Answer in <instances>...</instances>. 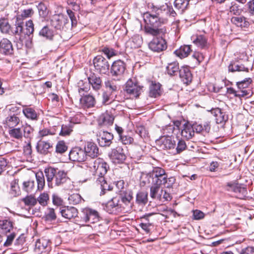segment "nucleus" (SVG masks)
<instances>
[{"label": "nucleus", "mask_w": 254, "mask_h": 254, "mask_svg": "<svg viewBox=\"0 0 254 254\" xmlns=\"http://www.w3.org/2000/svg\"><path fill=\"white\" fill-rule=\"evenodd\" d=\"M145 15L144 30L146 34L157 36L159 35H164L166 33V27L163 25L167 22V19L158 17L157 15L151 14L149 12H146Z\"/></svg>", "instance_id": "1"}, {"label": "nucleus", "mask_w": 254, "mask_h": 254, "mask_svg": "<svg viewBox=\"0 0 254 254\" xmlns=\"http://www.w3.org/2000/svg\"><path fill=\"white\" fill-rule=\"evenodd\" d=\"M146 176L152 179L151 184L163 185L168 188H171L176 181L173 177L168 178L165 170L159 167H153Z\"/></svg>", "instance_id": "2"}, {"label": "nucleus", "mask_w": 254, "mask_h": 254, "mask_svg": "<svg viewBox=\"0 0 254 254\" xmlns=\"http://www.w3.org/2000/svg\"><path fill=\"white\" fill-rule=\"evenodd\" d=\"M109 168L108 164L105 161L103 160H96L95 175L98 176L96 179V183L100 185L101 189L100 192L101 195L105 194L107 192L112 190V187L107 183L105 177Z\"/></svg>", "instance_id": "3"}, {"label": "nucleus", "mask_w": 254, "mask_h": 254, "mask_svg": "<svg viewBox=\"0 0 254 254\" xmlns=\"http://www.w3.org/2000/svg\"><path fill=\"white\" fill-rule=\"evenodd\" d=\"M226 187V190L234 192L237 198L241 199H247L248 191L246 185L231 182L227 183Z\"/></svg>", "instance_id": "4"}, {"label": "nucleus", "mask_w": 254, "mask_h": 254, "mask_svg": "<svg viewBox=\"0 0 254 254\" xmlns=\"http://www.w3.org/2000/svg\"><path fill=\"white\" fill-rule=\"evenodd\" d=\"M143 87L135 79H129L126 83L125 91L132 97L137 98L142 92Z\"/></svg>", "instance_id": "5"}, {"label": "nucleus", "mask_w": 254, "mask_h": 254, "mask_svg": "<svg viewBox=\"0 0 254 254\" xmlns=\"http://www.w3.org/2000/svg\"><path fill=\"white\" fill-rule=\"evenodd\" d=\"M93 63L95 70L102 74H107L110 69V64L108 61L103 56L98 55L95 57Z\"/></svg>", "instance_id": "6"}, {"label": "nucleus", "mask_w": 254, "mask_h": 254, "mask_svg": "<svg viewBox=\"0 0 254 254\" xmlns=\"http://www.w3.org/2000/svg\"><path fill=\"white\" fill-rule=\"evenodd\" d=\"M156 37L149 43V48L154 52L160 53L166 50L167 48V43L163 35Z\"/></svg>", "instance_id": "7"}, {"label": "nucleus", "mask_w": 254, "mask_h": 254, "mask_svg": "<svg viewBox=\"0 0 254 254\" xmlns=\"http://www.w3.org/2000/svg\"><path fill=\"white\" fill-rule=\"evenodd\" d=\"M126 69V64L123 61L119 60L114 61L110 68V73L113 77L121 78Z\"/></svg>", "instance_id": "8"}, {"label": "nucleus", "mask_w": 254, "mask_h": 254, "mask_svg": "<svg viewBox=\"0 0 254 254\" xmlns=\"http://www.w3.org/2000/svg\"><path fill=\"white\" fill-rule=\"evenodd\" d=\"M82 220L85 223H95L98 222L100 218L99 213L95 210L86 208L82 211Z\"/></svg>", "instance_id": "9"}, {"label": "nucleus", "mask_w": 254, "mask_h": 254, "mask_svg": "<svg viewBox=\"0 0 254 254\" xmlns=\"http://www.w3.org/2000/svg\"><path fill=\"white\" fill-rule=\"evenodd\" d=\"M119 198L122 202L126 206L124 207V210L126 212L130 211L132 208V203L131 201L133 199V192L131 190H122L121 193L119 194Z\"/></svg>", "instance_id": "10"}, {"label": "nucleus", "mask_w": 254, "mask_h": 254, "mask_svg": "<svg viewBox=\"0 0 254 254\" xmlns=\"http://www.w3.org/2000/svg\"><path fill=\"white\" fill-rule=\"evenodd\" d=\"M109 156L110 159L115 163H122L126 159L125 150L120 146L112 149Z\"/></svg>", "instance_id": "11"}, {"label": "nucleus", "mask_w": 254, "mask_h": 254, "mask_svg": "<svg viewBox=\"0 0 254 254\" xmlns=\"http://www.w3.org/2000/svg\"><path fill=\"white\" fill-rule=\"evenodd\" d=\"M86 157L84 149L79 147L72 148L69 153V158L73 161L84 162Z\"/></svg>", "instance_id": "12"}, {"label": "nucleus", "mask_w": 254, "mask_h": 254, "mask_svg": "<svg viewBox=\"0 0 254 254\" xmlns=\"http://www.w3.org/2000/svg\"><path fill=\"white\" fill-rule=\"evenodd\" d=\"M84 149L86 156H89L92 159L97 157L100 154L98 146L95 142L91 141L85 142Z\"/></svg>", "instance_id": "13"}, {"label": "nucleus", "mask_w": 254, "mask_h": 254, "mask_svg": "<svg viewBox=\"0 0 254 254\" xmlns=\"http://www.w3.org/2000/svg\"><path fill=\"white\" fill-rule=\"evenodd\" d=\"M96 104V101L94 96L90 94L82 95L79 99V106L84 110L93 108Z\"/></svg>", "instance_id": "14"}, {"label": "nucleus", "mask_w": 254, "mask_h": 254, "mask_svg": "<svg viewBox=\"0 0 254 254\" xmlns=\"http://www.w3.org/2000/svg\"><path fill=\"white\" fill-rule=\"evenodd\" d=\"M57 168L52 167L45 168L44 170L48 186L49 188H53L57 186L56 185V180H57V175L56 174H57Z\"/></svg>", "instance_id": "15"}, {"label": "nucleus", "mask_w": 254, "mask_h": 254, "mask_svg": "<svg viewBox=\"0 0 254 254\" xmlns=\"http://www.w3.org/2000/svg\"><path fill=\"white\" fill-rule=\"evenodd\" d=\"M210 112L215 118L216 124H224L228 120V115L219 108L212 109Z\"/></svg>", "instance_id": "16"}, {"label": "nucleus", "mask_w": 254, "mask_h": 254, "mask_svg": "<svg viewBox=\"0 0 254 254\" xmlns=\"http://www.w3.org/2000/svg\"><path fill=\"white\" fill-rule=\"evenodd\" d=\"M156 143L161 149L164 150L174 148L176 146V142L171 137H161Z\"/></svg>", "instance_id": "17"}, {"label": "nucleus", "mask_w": 254, "mask_h": 254, "mask_svg": "<svg viewBox=\"0 0 254 254\" xmlns=\"http://www.w3.org/2000/svg\"><path fill=\"white\" fill-rule=\"evenodd\" d=\"M119 198L113 197L107 203L105 209L110 214L116 213L119 211L122 204L119 203Z\"/></svg>", "instance_id": "18"}, {"label": "nucleus", "mask_w": 254, "mask_h": 254, "mask_svg": "<svg viewBox=\"0 0 254 254\" xmlns=\"http://www.w3.org/2000/svg\"><path fill=\"white\" fill-rule=\"evenodd\" d=\"M191 40L193 44L200 49H206L209 47L207 39L203 35H193L191 37Z\"/></svg>", "instance_id": "19"}, {"label": "nucleus", "mask_w": 254, "mask_h": 254, "mask_svg": "<svg viewBox=\"0 0 254 254\" xmlns=\"http://www.w3.org/2000/svg\"><path fill=\"white\" fill-rule=\"evenodd\" d=\"M0 52L4 55H11L13 53V48L11 42L6 38L0 41Z\"/></svg>", "instance_id": "20"}, {"label": "nucleus", "mask_w": 254, "mask_h": 254, "mask_svg": "<svg viewBox=\"0 0 254 254\" xmlns=\"http://www.w3.org/2000/svg\"><path fill=\"white\" fill-rule=\"evenodd\" d=\"M113 135L107 131H103L99 136L97 140L101 147L109 146L113 139Z\"/></svg>", "instance_id": "21"}, {"label": "nucleus", "mask_w": 254, "mask_h": 254, "mask_svg": "<svg viewBox=\"0 0 254 254\" xmlns=\"http://www.w3.org/2000/svg\"><path fill=\"white\" fill-rule=\"evenodd\" d=\"M179 72L180 77L184 83L189 84L191 82L192 75L188 66L181 67Z\"/></svg>", "instance_id": "22"}, {"label": "nucleus", "mask_w": 254, "mask_h": 254, "mask_svg": "<svg viewBox=\"0 0 254 254\" xmlns=\"http://www.w3.org/2000/svg\"><path fill=\"white\" fill-rule=\"evenodd\" d=\"M60 213L64 218L70 219L77 216L78 210L74 207L66 206L61 209Z\"/></svg>", "instance_id": "23"}, {"label": "nucleus", "mask_w": 254, "mask_h": 254, "mask_svg": "<svg viewBox=\"0 0 254 254\" xmlns=\"http://www.w3.org/2000/svg\"><path fill=\"white\" fill-rule=\"evenodd\" d=\"M57 32L50 28L48 25L44 26L39 32V36L46 40L52 41Z\"/></svg>", "instance_id": "24"}, {"label": "nucleus", "mask_w": 254, "mask_h": 254, "mask_svg": "<svg viewBox=\"0 0 254 254\" xmlns=\"http://www.w3.org/2000/svg\"><path fill=\"white\" fill-rule=\"evenodd\" d=\"M13 222L9 219L0 220V232L5 235L13 230Z\"/></svg>", "instance_id": "25"}, {"label": "nucleus", "mask_w": 254, "mask_h": 254, "mask_svg": "<svg viewBox=\"0 0 254 254\" xmlns=\"http://www.w3.org/2000/svg\"><path fill=\"white\" fill-rule=\"evenodd\" d=\"M52 145L48 142L45 141H39L36 146L37 151L41 154L46 155L50 152L52 149Z\"/></svg>", "instance_id": "26"}, {"label": "nucleus", "mask_w": 254, "mask_h": 254, "mask_svg": "<svg viewBox=\"0 0 254 254\" xmlns=\"http://www.w3.org/2000/svg\"><path fill=\"white\" fill-rule=\"evenodd\" d=\"M161 85L159 82L152 81L149 86V95L151 97L156 98L161 95Z\"/></svg>", "instance_id": "27"}, {"label": "nucleus", "mask_w": 254, "mask_h": 254, "mask_svg": "<svg viewBox=\"0 0 254 254\" xmlns=\"http://www.w3.org/2000/svg\"><path fill=\"white\" fill-rule=\"evenodd\" d=\"M191 51V45H183L175 50L174 54L180 59H183L187 57Z\"/></svg>", "instance_id": "28"}, {"label": "nucleus", "mask_w": 254, "mask_h": 254, "mask_svg": "<svg viewBox=\"0 0 254 254\" xmlns=\"http://www.w3.org/2000/svg\"><path fill=\"white\" fill-rule=\"evenodd\" d=\"M63 16L60 14H55L51 19V25L55 29L57 32L58 30H61L63 27Z\"/></svg>", "instance_id": "29"}, {"label": "nucleus", "mask_w": 254, "mask_h": 254, "mask_svg": "<svg viewBox=\"0 0 254 254\" xmlns=\"http://www.w3.org/2000/svg\"><path fill=\"white\" fill-rule=\"evenodd\" d=\"M114 120V118L112 115L108 113H104L100 116L98 124L100 126H111L113 125Z\"/></svg>", "instance_id": "30"}, {"label": "nucleus", "mask_w": 254, "mask_h": 254, "mask_svg": "<svg viewBox=\"0 0 254 254\" xmlns=\"http://www.w3.org/2000/svg\"><path fill=\"white\" fill-rule=\"evenodd\" d=\"M194 133L193 127L190 124H185L181 131V135L184 138L189 139L191 138Z\"/></svg>", "instance_id": "31"}, {"label": "nucleus", "mask_w": 254, "mask_h": 254, "mask_svg": "<svg viewBox=\"0 0 254 254\" xmlns=\"http://www.w3.org/2000/svg\"><path fill=\"white\" fill-rule=\"evenodd\" d=\"M148 202V193L146 191L140 190L136 194L135 202L139 205L144 206Z\"/></svg>", "instance_id": "32"}, {"label": "nucleus", "mask_w": 254, "mask_h": 254, "mask_svg": "<svg viewBox=\"0 0 254 254\" xmlns=\"http://www.w3.org/2000/svg\"><path fill=\"white\" fill-rule=\"evenodd\" d=\"M96 165V160L92 159L86 162H83L81 164V168L88 171L90 175H95V166Z\"/></svg>", "instance_id": "33"}, {"label": "nucleus", "mask_w": 254, "mask_h": 254, "mask_svg": "<svg viewBox=\"0 0 254 254\" xmlns=\"http://www.w3.org/2000/svg\"><path fill=\"white\" fill-rule=\"evenodd\" d=\"M88 80L94 90L97 91L101 88L102 80L100 77L93 74L88 77Z\"/></svg>", "instance_id": "34"}, {"label": "nucleus", "mask_w": 254, "mask_h": 254, "mask_svg": "<svg viewBox=\"0 0 254 254\" xmlns=\"http://www.w3.org/2000/svg\"><path fill=\"white\" fill-rule=\"evenodd\" d=\"M231 21L238 27H248L250 25L247 18L243 16L232 17Z\"/></svg>", "instance_id": "35"}, {"label": "nucleus", "mask_w": 254, "mask_h": 254, "mask_svg": "<svg viewBox=\"0 0 254 254\" xmlns=\"http://www.w3.org/2000/svg\"><path fill=\"white\" fill-rule=\"evenodd\" d=\"M161 186L152 184L150 189V196L152 199L158 200L160 198V194L162 193L163 190L161 188Z\"/></svg>", "instance_id": "36"}, {"label": "nucleus", "mask_w": 254, "mask_h": 254, "mask_svg": "<svg viewBox=\"0 0 254 254\" xmlns=\"http://www.w3.org/2000/svg\"><path fill=\"white\" fill-rule=\"evenodd\" d=\"M56 175H57V180H56V185H57V186L63 185L66 182L68 179L66 173L58 168Z\"/></svg>", "instance_id": "37"}, {"label": "nucleus", "mask_w": 254, "mask_h": 254, "mask_svg": "<svg viewBox=\"0 0 254 254\" xmlns=\"http://www.w3.org/2000/svg\"><path fill=\"white\" fill-rule=\"evenodd\" d=\"M166 8H167V3L160 6H156L152 4L151 9V12L153 13H151V14H154L155 16L157 15L158 17H160L161 16L165 15Z\"/></svg>", "instance_id": "38"}, {"label": "nucleus", "mask_w": 254, "mask_h": 254, "mask_svg": "<svg viewBox=\"0 0 254 254\" xmlns=\"http://www.w3.org/2000/svg\"><path fill=\"white\" fill-rule=\"evenodd\" d=\"M22 112L26 118L28 119L37 120L38 119V114L33 108L25 107L23 108Z\"/></svg>", "instance_id": "39"}, {"label": "nucleus", "mask_w": 254, "mask_h": 254, "mask_svg": "<svg viewBox=\"0 0 254 254\" xmlns=\"http://www.w3.org/2000/svg\"><path fill=\"white\" fill-rule=\"evenodd\" d=\"M228 70L229 71L232 72L235 71H246L248 72L249 71V69L243 64H238L232 62L228 66Z\"/></svg>", "instance_id": "40"}, {"label": "nucleus", "mask_w": 254, "mask_h": 254, "mask_svg": "<svg viewBox=\"0 0 254 254\" xmlns=\"http://www.w3.org/2000/svg\"><path fill=\"white\" fill-rule=\"evenodd\" d=\"M179 65L177 62H173L168 64L166 66V71L170 75H174L179 72Z\"/></svg>", "instance_id": "41"}, {"label": "nucleus", "mask_w": 254, "mask_h": 254, "mask_svg": "<svg viewBox=\"0 0 254 254\" xmlns=\"http://www.w3.org/2000/svg\"><path fill=\"white\" fill-rule=\"evenodd\" d=\"M23 29V22H16L15 26L11 27L10 35L20 36Z\"/></svg>", "instance_id": "42"}, {"label": "nucleus", "mask_w": 254, "mask_h": 254, "mask_svg": "<svg viewBox=\"0 0 254 254\" xmlns=\"http://www.w3.org/2000/svg\"><path fill=\"white\" fill-rule=\"evenodd\" d=\"M11 29V27L6 19L0 20V30L2 33L10 35Z\"/></svg>", "instance_id": "43"}, {"label": "nucleus", "mask_w": 254, "mask_h": 254, "mask_svg": "<svg viewBox=\"0 0 254 254\" xmlns=\"http://www.w3.org/2000/svg\"><path fill=\"white\" fill-rule=\"evenodd\" d=\"M128 43L131 48H137L141 46L142 43V38L138 35H134L129 40Z\"/></svg>", "instance_id": "44"}, {"label": "nucleus", "mask_w": 254, "mask_h": 254, "mask_svg": "<svg viewBox=\"0 0 254 254\" xmlns=\"http://www.w3.org/2000/svg\"><path fill=\"white\" fill-rule=\"evenodd\" d=\"M49 241L45 239L38 240L35 244V250L38 253H43L47 248Z\"/></svg>", "instance_id": "45"}, {"label": "nucleus", "mask_w": 254, "mask_h": 254, "mask_svg": "<svg viewBox=\"0 0 254 254\" xmlns=\"http://www.w3.org/2000/svg\"><path fill=\"white\" fill-rule=\"evenodd\" d=\"M106 91H109L111 93L115 94L119 89L118 86L111 80H108L105 82Z\"/></svg>", "instance_id": "46"}, {"label": "nucleus", "mask_w": 254, "mask_h": 254, "mask_svg": "<svg viewBox=\"0 0 254 254\" xmlns=\"http://www.w3.org/2000/svg\"><path fill=\"white\" fill-rule=\"evenodd\" d=\"M37 183V190H41L44 189L45 185V180L43 173L42 172H37L35 174Z\"/></svg>", "instance_id": "47"}, {"label": "nucleus", "mask_w": 254, "mask_h": 254, "mask_svg": "<svg viewBox=\"0 0 254 254\" xmlns=\"http://www.w3.org/2000/svg\"><path fill=\"white\" fill-rule=\"evenodd\" d=\"M23 190L27 193H31L36 190L35 182L33 180L25 181L22 184Z\"/></svg>", "instance_id": "48"}, {"label": "nucleus", "mask_w": 254, "mask_h": 254, "mask_svg": "<svg viewBox=\"0 0 254 254\" xmlns=\"http://www.w3.org/2000/svg\"><path fill=\"white\" fill-rule=\"evenodd\" d=\"M36 200L37 203L38 202L42 206H45L48 204L49 200V195L46 192H42L36 198Z\"/></svg>", "instance_id": "49"}, {"label": "nucleus", "mask_w": 254, "mask_h": 254, "mask_svg": "<svg viewBox=\"0 0 254 254\" xmlns=\"http://www.w3.org/2000/svg\"><path fill=\"white\" fill-rule=\"evenodd\" d=\"M114 94L111 93L109 91H105L102 95V104L106 105L110 104L114 100Z\"/></svg>", "instance_id": "50"}, {"label": "nucleus", "mask_w": 254, "mask_h": 254, "mask_svg": "<svg viewBox=\"0 0 254 254\" xmlns=\"http://www.w3.org/2000/svg\"><path fill=\"white\" fill-rule=\"evenodd\" d=\"M78 91L80 96L85 95V93H87L90 89L89 85L87 83H84L83 80H80L78 82Z\"/></svg>", "instance_id": "51"}, {"label": "nucleus", "mask_w": 254, "mask_h": 254, "mask_svg": "<svg viewBox=\"0 0 254 254\" xmlns=\"http://www.w3.org/2000/svg\"><path fill=\"white\" fill-rule=\"evenodd\" d=\"M22 201L26 206L33 207L37 204L36 198L33 195H28L22 198Z\"/></svg>", "instance_id": "52"}, {"label": "nucleus", "mask_w": 254, "mask_h": 254, "mask_svg": "<svg viewBox=\"0 0 254 254\" xmlns=\"http://www.w3.org/2000/svg\"><path fill=\"white\" fill-rule=\"evenodd\" d=\"M26 29L25 34L27 35L29 38H31L33 36L34 31V24L32 20H29L25 23Z\"/></svg>", "instance_id": "53"}, {"label": "nucleus", "mask_w": 254, "mask_h": 254, "mask_svg": "<svg viewBox=\"0 0 254 254\" xmlns=\"http://www.w3.org/2000/svg\"><path fill=\"white\" fill-rule=\"evenodd\" d=\"M72 128L73 125L71 123H69L68 124L63 125L59 134L61 136L68 135L72 131Z\"/></svg>", "instance_id": "54"}, {"label": "nucleus", "mask_w": 254, "mask_h": 254, "mask_svg": "<svg viewBox=\"0 0 254 254\" xmlns=\"http://www.w3.org/2000/svg\"><path fill=\"white\" fill-rule=\"evenodd\" d=\"M189 4L188 0H175L174 1L175 7L182 11L187 9Z\"/></svg>", "instance_id": "55"}, {"label": "nucleus", "mask_w": 254, "mask_h": 254, "mask_svg": "<svg viewBox=\"0 0 254 254\" xmlns=\"http://www.w3.org/2000/svg\"><path fill=\"white\" fill-rule=\"evenodd\" d=\"M19 119L17 116L12 115L7 117L6 123L10 128H11L17 126L19 123Z\"/></svg>", "instance_id": "56"}, {"label": "nucleus", "mask_w": 254, "mask_h": 254, "mask_svg": "<svg viewBox=\"0 0 254 254\" xmlns=\"http://www.w3.org/2000/svg\"><path fill=\"white\" fill-rule=\"evenodd\" d=\"M135 131L142 139L145 138L148 136V132L147 130L143 126H137Z\"/></svg>", "instance_id": "57"}, {"label": "nucleus", "mask_w": 254, "mask_h": 254, "mask_svg": "<svg viewBox=\"0 0 254 254\" xmlns=\"http://www.w3.org/2000/svg\"><path fill=\"white\" fill-rule=\"evenodd\" d=\"M67 149V146L64 141L61 140L58 142L56 146V152L58 154H63Z\"/></svg>", "instance_id": "58"}, {"label": "nucleus", "mask_w": 254, "mask_h": 254, "mask_svg": "<svg viewBox=\"0 0 254 254\" xmlns=\"http://www.w3.org/2000/svg\"><path fill=\"white\" fill-rule=\"evenodd\" d=\"M10 193L13 196H16L20 194V189L16 180L11 183Z\"/></svg>", "instance_id": "59"}, {"label": "nucleus", "mask_w": 254, "mask_h": 254, "mask_svg": "<svg viewBox=\"0 0 254 254\" xmlns=\"http://www.w3.org/2000/svg\"><path fill=\"white\" fill-rule=\"evenodd\" d=\"M68 200L70 204L76 205L82 201V198L79 194L73 193L68 197Z\"/></svg>", "instance_id": "60"}, {"label": "nucleus", "mask_w": 254, "mask_h": 254, "mask_svg": "<svg viewBox=\"0 0 254 254\" xmlns=\"http://www.w3.org/2000/svg\"><path fill=\"white\" fill-rule=\"evenodd\" d=\"M46 219L48 221H54L56 219L57 216L54 208H48L45 213Z\"/></svg>", "instance_id": "61"}, {"label": "nucleus", "mask_w": 254, "mask_h": 254, "mask_svg": "<svg viewBox=\"0 0 254 254\" xmlns=\"http://www.w3.org/2000/svg\"><path fill=\"white\" fill-rule=\"evenodd\" d=\"M39 15L43 18H45L48 14L47 8L46 5L43 3H40L37 5Z\"/></svg>", "instance_id": "62"}, {"label": "nucleus", "mask_w": 254, "mask_h": 254, "mask_svg": "<svg viewBox=\"0 0 254 254\" xmlns=\"http://www.w3.org/2000/svg\"><path fill=\"white\" fill-rule=\"evenodd\" d=\"M10 136L16 139H20L22 137V132L20 128H13L9 130Z\"/></svg>", "instance_id": "63"}, {"label": "nucleus", "mask_w": 254, "mask_h": 254, "mask_svg": "<svg viewBox=\"0 0 254 254\" xmlns=\"http://www.w3.org/2000/svg\"><path fill=\"white\" fill-rule=\"evenodd\" d=\"M252 80L251 78H246L244 80L237 82V85L239 89H245L247 88L252 83Z\"/></svg>", "instance_id": "64"}]
</instances>
